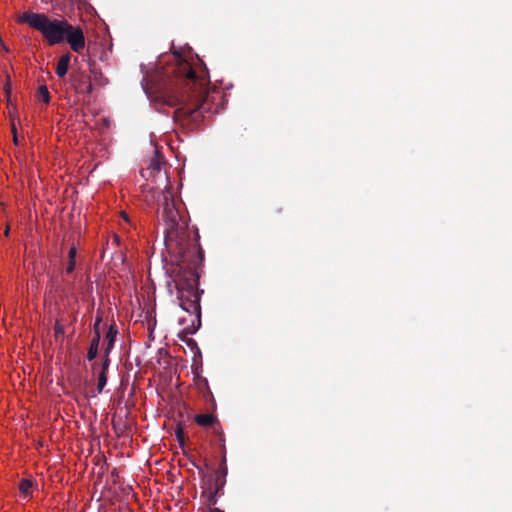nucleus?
<instances>
[{
  "instance_id": "nucleus-16",
  "label": "nucleus",
  "mask_w": 512,
  "mask_h": 512,
  "mask_svg": "<svg viewBox=\"0 0 512 512\" xmlns=\"http://www.w3.org/2000/svg\"><path fill=\"white\" fill-rule=\"evenodd\" d=\"M175 435H176L178 441L180 442V444H182L184 442V431H183V428L182 427H178L175 430Z\"/></svg>"
},
{
  "instance_id": "nucleus-11",
  "label": "nucleus",
  "mask_w": 512,
  "mask_h": 512,
  "mask_svg": "<svg viewBox=\"0 0 512 512\" xmlns=\"http://www.w3.org/2000/svg\"><path fill=\"white\" fill-rule=\"evenodd\" d=\"M194 371V379H193V382H194V385L196 386V388L200 391V392H206L208 391L209 392V386H208V381L205 377H203L200 372H199V369L198 367H195L193 369Z\"/></svg>"
},
{
  "instance_id": "nucleus-14",
  "label": "nucleus",
  "mask_w": 512,
  "mask_h": 512,
  "mask_svg": "<svg viewBox=\"0 0 512 512\" xmlns=\"http://www.w3.org/2000/svg\"><path fill=\"white\" fill-rule=\"evenodd\" d=\"M106 384H107V373H105V371H101V373L98 376V385H97V389H98L99 393L103 390V388L105 387Z\"/></svg>"
},
{
  "instance_id": "nucleus-20",
  "label": "nucleus",
  "mask_w": 512,
  "mask_h": 512,
  "mask_svg": "<svg viewBox=\"0 0 512 512\" xmlns=\"http://www.w3.org/2000/svg\"><path fill=\"white\" fill-rule=\"evenodd\" d=\"M75 268V261L69 259L68 266L66 268L67 273H71Z\"/></svg>"
},
{
  "instance_id": "nucleus-3",
  "label": "nucleus",
  "mask_w": 512,
  "mask_h": 512,
  "mask_svg": "<svg viewBox=\"0 0 512 512\" xmlns=\"http://www.w3.org/2000/svg\"><path fill=\"white\" fill-rule=\"evenodd\" d=\"M19 23H25L41 33L44 40L54 46L63 43L68 21L65 19L50 18L46 14L24 12L17 17Z\"/></svg>"
},
{
  "instance_id": "nucleus-15",
  "label": "nucleus",
  "mask_w": 512,
  "mask_h": 512,
  "mask_svg": "<svg viewBox=\"0 0 512 512\" xmlns=\"http://www.w3.org/2000/svg\"><path fill=\"white\" fill-rule=\"evenodd\" d=\"M11 132L13 134V142L14 144H18V137H17V128L15 124V119L11 117Z\"/></svg>"
},
{
  "instance_id": "nucleus-17",
  "label": "nucleus",
  "mask_w": 512,
  "mask_h": 512,
  "mask_svg": "<svg viewBox=\"0 0 512 512\" xmlns=\"http://www.w3.org/2000/svg\"><path fill=\"white\" fill-rule=\"evenodd\" d=\"M109 364H110V359H109L108 356L105 355V360H104V362L102 364V371H105V373H107Z\"/></svg>"
},
{
  "instance_id": "nucleus-13",
  "label": "nucleus",
  "mask_w": 512,
  "mask_h": 512,
  "mask_svg": "<svg viewBox=\"0 0 512 512\" xmlns=\"http://www.w3.org/2000/svg\"><path fill=\"white\" fill-rule=\"evenodd\" d=\"M37 98L39 101H43L45 104L50 102V93L45 85H42L38 88Z\"/></svg>"
},
{
  "instance_id": "nucleus-12",
  "label": "nucleus",
  "mask_w": 512,
  "mask_h": 512,
  "mask_svg": "<svg viewBox=\"0 0 512 512\" xmlns=\"http://www.w3.org/2000/svg\"><path fill=\"white\" fill-rule=\"evenodd\" d=\"M163 163V158L158 153H155V155L150 160L148 169L151 170L152 172H159L162 168Z\"/></svg>"
},
{
  "instance_id": "nucleus-21",
  "label": "nucleus",
  "mask_w": 512,
  "mask_h": 512,
  "mask_svg": "<svg viewBox=\"0 0 512 512\" xmlns=\"http://www.w3.org/2000/svg\"><path fill=\"white\" fill-rule=\"evenodd\" d=\"M203 512H224V511L220 510L219 508L209 506V508Z\"/></svg>"
},
{
  "instance_id": "nucleus-2",
  "label": "nucleus",
  "mask_w": 512,
  "mask_h": 512,
  "mask_svg": "<svg viewBox=\"0 0 512 512\" xmlns=\"http://www.w3.org/2000/svg\"><path fill=\"white\" fill-rule=\"evenodd\" d=\"M160 207V217L166 226V249L179 263L190 269L189 277L185 281H176L180 307L189 314V318L179 320L184 327L178 333V338L188 345L195 344L188 336L195 334L201 326V293L196 270L204 261V252L199 244L198 233L188 228L184 204L171 187L163 191Z\"/></svg>"
},
{
  "instance_id": "nucleus-1",
  "label": "nucleus",
  "mask_w": 512,
  "mask_h": 512,
  "mask_svg": "<svg viewBox=\"0 0 512 512\" xmlns=\"http://www.w3.org/2000/svg\"><path fill=\"white\" fill-rule=\"evenodd\" d=\"M144 88L153 101L178 106L174 116L184 125H198L207 114L218 113L223 108V92L210 87L206 65L189 53L161 56L159 66L148 76Z\"/></svg>"
},
{
  "instance_id": "nucleus-7",
  "label": "nucleus",
  "mask_w": 512,
  "mask_h": 512,
  "mask_svg": "<svg viewBox=\"0 0 512 512\" xmlns=\"http://www.w3.org/2000/svg\"><path fill=\"white\" fill-rule=\"evenodd\" d=\"M33 482L30 479H22L19 483L20 496L24 500H29L33 495Z\"/></svg>"
},
{
  "instance_id": "nucleus-25",
  "label": "nucleus",
  "mask_w": 512,
  "mask_h": 512,
  "mask_svg": "<svg viewBox=\"0 0 512 512\" xmlns=\"http://www.w3.org/2000/svg\"><path fill=\"white\" fill-rule=\"evenodd\" d=\"M0 44L3 45L2 39L0 38Z\"/></svg>"
},
{
  "instance_id": "nucleus-6",
  "label": "nucleus",
  "mask_w": 512,
  "mask_h": 512,
  "mask_svg": "<svg viewBox=\"0 0 512 512\" xmlns=\"http://www.w3.org/2000/svg\"><path fill=\"white\" fill-rule=\"evenodd\" d=\"M100 321L101 320L98 319L95 323V326H94L95 335L91 340L90 347H89V350L87 353V358L90 361L93 360L97 356V353H98V348H99V343H100V332H99Z\"/></svg>"
},
{
  "instance_id": "nucleus-23",
  "label": "nucleus",
  "mask_w": 512,
  "mask_h": 512,
  "mask_svg": "<svg viewBox=\"0 0 512 512\" xmlns=\"http://www.w3.org/2000/svg\"><path fill=\"white\" fill-rule=\"evenodd\" d=\"M215 432L221 437L222 436V431H221V428H217L215 429Z\"/></svg>"
},
{
  "instance_id": "nucleus-10",
  "label": "nucleus",
  "mask_w": 512,
  "mask_h": 512,
  "mask_svg": "<svg viewBox=\"0 0 512 512\" xmlns=\"http://www.w3.org/2000/svg\"><path fill=\"white\" fill-rule=\"evenodd\" d=\"M117 329L114 325H111L107 331L105 341H106V347H105V355L109 356V353L114 347L116 336H117Z\"/></svg>"
},
{
  "instance_id": "nucleus-4",
  "label": "nucleus",
  "mask_w": 512,
  "mask_h": 512,
  "mask_svg": "<svg viewBox=\"0 0 512 512\" xmlns=\"http://www.w3.org/2000/svg\"><path fill=\"white\" fill-rule=\"evenodd\" d=\"M226 483L225 469L207 470L202 477V493L201 498L204 499L208 506L217 503L218 497Z\"/></svg>"
},
{
  "instance_id": "nucleus-8",
  "label": "nucleus",
  "mask_w": 512,
  "mask_h": 512,
  "mask_svg": "<svg viewBox=\"0 0 512 512\" xmlns=\"http://www.w3.org/2000/svg\"><path fill=\"white\" fill-rule=\"evenodd\" d=\"M70 54L66 53L62 55L56 65L55 72L58 77L62 78L67 74L69 63H70Z\"/></svg>"
},
{
  "instance_id": "nucleus-18",
  "label": "nucleus",
  "mask_w": 512,
  "mask_h": 512,
  "mask_svg": "<svg viewBox=\"0 0 512 512\" xmlns=\"http://www.w3.org/2000/svg\"><path fill=\"white\" fill-rule=\"evenodd\" d=\"M120 217L125 223L130 224L129 215L125 211L120 212Z\"/></svg>"
},
{
  "instance_id": "nucleus-5",
  "label": "nucleus",
  "mask_w": 512,
  "mask_h": 512,
  "mask_svg": "<svg viewBox=\"0 0 512 512\" xmlns=\"http://www.w3.org/2000/svg\"><path fill=\"white\" fill-rule=\"evenodd\" d=\"M65 40L69 44L72 51L81 53L85 48V36L80 26H74L68 23Z\"/></svg>"
},
{
  "instance_id": "nucleus-24",
  "label": "nucleus",
  "mask_w": 512,
  "mask_h": 512,
  "mask_svg": "<svg viewBox=\"0 0 512 512\" xmlns=\"http://www.w3.org/2000/svg\"><path fill=\"white\" fill-rule=\"evenodd\" d=\"M60 331H61V327H57L56 332H60Z\"/></svg>"
},
{
  "instance_id": "nucleus-9",
  "label": "nucleus",
  "mask_w": 512,
  "mask_h": 512,
  "mask_svg": "<svg viewBox=\"0 0 512 512\" xmlns=\"http://www.w3.org/2000/svg\"><path fill=\"white\" fill-rule=\"evenodd\" d=\"M194 421L201 427H210L218 423V420L213 414H198L194 417Z\"/></svg>"
},
{
  "instance_id": "nucleus-19",
  "label": "nucleus",
  "mask_w": 512,
  "mask_h": 512,
  "mask_svg": "<svg viewBox=\"0 0 512 512\" xmlns=\"http://www.w3.org/2000/svg\"><path fill=\"white\" fill-rule=\"evenodd\" d=\"M68 256H69L70 260L75 261V258H76V248L75 247L70 248Z\"/></svg>"
},
{
  "instance_id": "nucleus-22",
  "label": "nucleus",
  "mask_w": 512,
  "mask_h": 512,
  "mask_svg": "<svg viewBox=\"0 0 512 512\" xmlns=\"http://www.w3.org/2000/svg\"><path fill=\"white\" fill-rule=\"evenodd\" d=\"M9 232H10V227H9V225H7V226H6V228H5V230H4V235H5L6 237H8V236H9Z\"/></svg>"
}]
</instances>
